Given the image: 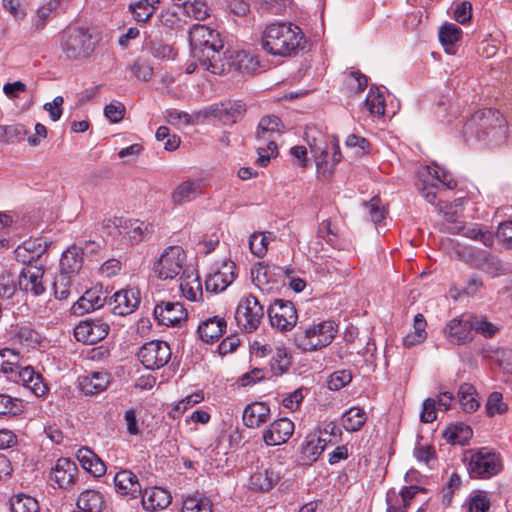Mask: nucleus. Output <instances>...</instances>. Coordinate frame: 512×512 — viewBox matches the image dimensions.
Instances as JSON below:
<instances>
[{"instance_id":"obj_1","label":"nucleus","mask_w":512,"mask_h":512,"mask_svg":"<svg viewBox=\"0 0 512 512\" xmlns=\"http://www.w3.org/2000/svg\"><path fill=\"white\" fill-rule=\"evenodd\" d=\"M192 55L212 74L221 75L228 69L248 71L252 58L244 51L221 52L224 47L220 34L208 26L196 24L189 30Z\"/></svg>"},{"instance_id":"obj_2","label":"nucleus","mask_w":512,"mask_h":512,"mask_svg":"<svg viewBox=\"0 0 512 512\" xmlns=\"http://www.w3.org/2000/svg\"><path fill=\"white\" fill-rule=\"evenodd\" d=\"M305 36L301 28L291 22H275L262 31L261 47L269 55L290 57L304 49Z\"/></svg>"},{"instance_id":"obj_3","label":"nucleus","mask_w":512,"mask_h":512,"mask_svg":"<svg viewBox=\"0 0 512 512\" xmlns=\"http://www.w3.org/2000/svg\"><path fill=\"white\" fill-rule=\"evenodd\" d=\"M284 126L277 116L268 115L260 119L256 130V163L266 167L271 159L278 154L277 140L283 133Z\"/></svg>"},{"instance_id":"obj_4","label":"nucleus","mask_w":512,"mask_h":512,"mask_svg":"<svg viewBox=\"0 0 512 512\" xmlns=\"http://www.w3.org/2000/svg\"><path fill=\"white\" fill-rule=\"evenodd\" d=\"M59 46L68 60L88 58L95 49V42L87 28L68 26L59 34Z\"/></svg>"},{"instance_id":"obj_5","label":"nucleus","mask_w":512,"mask_h":512,"mask_svg":"<svg viewBox=\"0 0 512 512\" xmlns=\"http://www.w3.org/2000/svg\"><path fill=\"white\" fill-rule=\"evenodd\" d=\"M310 151L316 162L317 173L324 178L333 174L334 167L342 159L338 139L331 136L328 140L321 134L319 138L308 140Z\"/></svg>"},{"instance_id":"obj_6","label":"nucleus","mask_w":512,"mask_h":512,"mask_svg":"<svg viewBox=\"0 0 512 512\" xmlns=\"http://www.w3.org/2000/svg\"><path fill=\"white\" fill-rule=\"evenodd\" d=\"M464 460L470 477L475 479H489L503 468L500 455L487 447L467 451Z\"/></svg>"},{"instance_id":"obj_7","label":"nucleus","mask_w":512,"mask_h":512,"mask_svg":"<svg viewBox=\"0 0 512 512\" xmlns=\"http://www.w3.org/2000/svg\"><path fill=\"white\" fill-rule=\"evenodd\" d=\"M336 335L332 321H322L307 327H300L294 335L295 345L303 351H316L328 346Z\"/></svg>"},{"instance_id":"obj_8","label":"nucleus","mask_w":512,"mask_h":512,"mask_svg":"<svg viewBox=\"0 0 512 512\" xmlns=\"http://www.w3.org/2000/svg\"><path fill=\"white\" fill-rule=\"evenodd\" d=\"M456 185L452 175L438 165L426 166L417 183L420 194L431 204H435L440 187L453 189Z\"/></svg>"},{"instance_id":"obj_9","label":"nucleus","mask_w":512,"mask_h":512,"mask_svg":"<svg viewBox=\"0 0 512 512\" xmlns=\"http://www.w3.org/2000/svg\"><path fill=\"white\" fill-rule=\"evenodd\" d=\"M108 233L113 237L121 236L130 244H138L146 240L153 232L152 224L138 219L115 218L106 225Z\"/></svg>"},{"instance_id":"obj_10","label":"nucleus","mask_w":512,"mask_h":512,"mask_svg":"<svg viewBox=\"0 0 512 512\" xmlns=\"http://www.w3.org/2000/svg\"><path fill=\"white\" fill-rule=\"evenodd\" d=\"M186 253L179 245H171L163 250L154 261L153 270L161 280H171L183 273Z\"/></svg>"},{"instance_id":"obj_11","label":"nucleus","mask_w":512,"mask_h":512,"mask_svg":"<svg viewBox=\"0 0 512 512\" xmlns=\"http://www.w3.org/2000/svg\"><path fill=\"white\" fill-rule=\"evenodd\" d=\"M263 316V306L255 296L249 294L240 299L234 318L241 331L252 333L259 327Z\"/></svg>"},{"instance_id":"obj_12","label":"nucleus","mask_w":512,"mask_h":512,"mask_svg":"<svg viewBox=\"0 0 512 512\" xmlns=\"http://www.w3.org/2000/svg\"><path fill=\"white\" fill-rule=\"evenodd\" d=\"M171 354V348L167 342L152 340L139 348L137 356L146 369L156 370L169 362Z\"/></svg>"},{"instance_id":"obj_13","label":"nucleus","mask_w":512,"mask_h":512,"mask_svg":"<svg viewBox=\"0 0 512 512\" xmlns=\"http://www.w3.org/2000/svg\"><path fill=\"white\" fill-rule=\"evenodd\" d=\"M270 324L273 328L286 332L292 330L297 324L298 315L293 303L278 299L268 308Z\"/></svg>"},{"instance_id":"obj_14","label":"nucleus","mask_w":512,"mask_h":512,"mask_svg":"<svg viewBox=\"0 0 512 512\" xmlns=\"http://www.w3.org/2000/svg\"><path fill=\"white\" fill-rule=\"evenodd\" d=\"M472 314L464 313L447 322L443 329L445 338L454 345H464L473 340Z\"/></svg>"},{"instance_id":"obj_15","label":"nucleus","mask_w":512,"mask_h":512,"mask_svg":"<svg viewBox=\"0 0 512 512\" xmlns=\"http://www.w3.org/2000/svg\"><path fill=\"white\" fill-rule=\"evenodd\" d=\"M78 467L69 458H59L51 468L48 480L53 487L67 489L77 480Z\"/></svg>"},{"instance_id":"obj_16","label":"nucleus","mask_w":512,"mask_h":512,"mask_svg":"<svg viewBox=\"0 0 512 512\" xmlns=\"http://www.w3.org/2000/svg\"><path fill=\"white\" fill-rule=\"evenodd\" d=\"M454 253L460 260L486 272H489L491 268L497 270L500 266L499 260L485 251L457 244L454 248Z\"/></svg>"},{"instance_id":"obj_17","label":"nucleus","mask_w":512,"mask_h":512,"mask_svg":"<svg viewBox=\"0 0 512 512\" xmlns=\"http://www.w3.org/2000/svg\"><path fill=\"white\" fill-rule=\"evenodd\" d=\"M108 304L113 314L127 316L139 306L140 292L136 288L121 289L114 293Z\"/></svg>"},{"instance_id":"obj_18","label":"nucleus","mask_w":512,"mask_h":512,"mask_svg":"<svg viewBox=\"0 0 512 512\" xmlns=\"http://www.w3.org/2000/svg\"><path fill=\"white\" fill-rule=\"evenodd\" d=\"M109 332V325L102 320L81 321L74 329L77 341L92 345L103 340Z\"/></svg>"},{"instance_id":"obj_19","label":"nucleus","mask_w":512,"mask_h":512,"mask_svg":"<svg viewBox=\"0 0 512 512\" xmlns=\"http://www.w3.org/2000/svg\"><path fill=\"white\" fill-rule=\"evenodd\" d=\"M154 317L159 324L176 326L186 320L187 311L179 302H161L154 308Z\"/></svg>"},{"instance_id":"obj_20","label":"nucleus","mask_w":512,"mask_h":512,"mask_svg":"<svg viewBox=\"0 0 512 512\" xmlns=\"http://www.w3.org/2000/svg\"><path fill=\"white\" fill-rule=\"evenodd\" d=\"M293 432L294 423L288 418H280L263 431L262 438L267 446H277L286 443Z\"/></svg>"},{"instance_id":"obj_21","label":"nucleus","mask_w":512,"mask_h":512,"mask_svg":"<svg viewBox=\"0 0 512 512\" xmlns=\"http://www.w3.org/2000/svg\"><path fill=\"white\" fill-rule=\"evenodd\" d=\"M236 279V265L232 261H225L211 273L206 281V289L211 292H222Z\"/></svg>"},{"instance_id":"obj_22","label":"nucleus","mask_w":512,"mask_h":512,"mask_svg":"<svg viewBox=\"0 0 512 512\" xmlns=\"http://www.w3.org/2000/svg\"><path fill=\"white\" fill-rule=\"evenodd\" d=\"M113 480L116 492L127 499H135L142 494L137 475L128 469L118 471Z\"/></svg>"},{"instance_id":"obj_23","label":"nucleus","mask_w":512,"mask_h":512,"mask_svg":"<svg viewBox=\"0 0 512 512\" xmlns=\"http://www.w3.org/2000/svg\"><path fill=\"white\" fill-rule=\"evenodd\" d=\"M44 270L37 266H28L24 268L18 278L19 288L34 296H38L45 291L43 284Z\"/></svg>"},{"instance_id":"obj_24","label":"nucleus","mask_w":512,"mask_h":512,"mask_svg":"<svg viewBox=\"0 0 512 512\" xmlns=\"http://www.w3.org/2000/svg\"><path fill=\"white\" fill-rule=\"evenodd\" d=\"M11 379L16 383L22 384L23 387L31 390L38 397L44 395L47 390L41 374L36 372L31 366H20L15 374L11 376Z\"/></svg>"},{"instance_id":"obj_25","label":"nucleus","mask_w":512,"mask_h":512,"mask_svg":"<svg viewBox=\"0 0 512 512\" xmlns=\"http://www.w3.org/2000/svg\"><path fill=\"white\" fill-rule=\"evenodd\" d=\"M203 179H189L181 182L171 193L173 203L182 205L193 201L203 193Z\"/></svg>"},{"instance_id":"obj_26","label":"nucleus","mask_w":512,"mask_h":512,"mask_svg":"<svg viewBox=\"0 0 512 512\" xmlns=\"http://www.w3.org/2000/svg\"><path fill=\"white\" fill-rule=\"evenodd\" d=\"M279 479L280 471L277 467H261L250 476L249 486L255 491H268L278 483Z\"/></svg>"},{"instance_id":"obj_27","label":"nucleus","mask_w":512,"mask_h":512,"mask_svg":"<svg viewBox=\"0 0 512 512\" xmlns=\"http://www.w3.org/2000/svg\"><path fill=\"white\" fill-rule=\"evenodd\" d=\"M327 445V439L317 433L309 434L300 447V461L302 464L315 462Z\"/></svg>"},{"instance_id":"obj_28","label":"nucleus","mask_w":512,"mask_h":512,"mask_svg":"<svg viewBox=\"0 0 512 512\" xmlns=\"http://www.w3.org/2000/svg\"><path fill=\"white\" fill-rule=\"evenodd\" d=\"M143 508L150 512L165 509L171 503L170 493L159 487L142 489Z\"/></svg>"},{"instance_id":"obj_29","label":"nucleus","mask_w":512,"mask_h":512,"mask_svg":"<svg viewBox=\"0 0 512 512\" xmlns=\"http://www.w3.org/2000/svg\"><path fill=\"white\" fill-rule=\"evenodd\" d=\"M271 416L270 407L265 402H253L243 411V423L248 428H258L268 422Z\"/></svg>"},{"instance_id":"obj_30","label":"nucleus","mask_w":512,"mask_h":512,"mask_svg":"<svg viewBox=\"0 0 512 512\" xmlns=\"http://www.w3.org/2000/svg\"><path fill=\"white\" fill-rule=\"evenodd\" d=\"M423 491V488L412 485L403 487L399 496L395 492H389L387 494V512H406L407 507L415 496Z\"/></svg>"},{"instance_id":"obj_31","label":"nucleus","mask_w":512,"mask_h":512,"mask_svg":"<svg viewBox=\"0 0 512 512\" xmlns=\"http://www.w3.org/2000/svg\"><path fill=\"white\" fill-rule=\"evenodd\" d=\"M109 384V375L105 372H91L78 379L81 391L86 395H95L104 391Z\"/></svg>"},{"instance_id":"obj_32","label":"nucleus","mask_w":512,"mask_h":512,"mask_svg":"<svg viewBox=\"0 0 512 512\" xmlns=\"http://www.w3.org/2000/svg\"><path fill=\"white\" fill-rule=\"evenodd\" d=\"M83 265L82 249L73 245L65 250L60 259V274L75 276Z\"/></svg>"},{"instance_id":"obj_33","label":"nucleus","mask_w":512,"mask_h":512,"mask_svg":"<svg viewBox=\"0 0 512 512\" xmlns=\"http://www.w3.org/2000/svg\"><path fill=\"white\" fill-rule=\"evenodd\" d=\"M76 458L83 469L95 477H100L106 472L104 462L88 447H81L76 452Z\"/></svg>"},{"instance_id":"obj_34","label":"nucleus","mask_w":512,"mask_h":512,"mask_svg":"<svg viewBox=\"0 0 512 512\" xmlns=\"http://www.w3.org/2000/svg\"><path fill=\"white\" fill-rule=\"evenodd\" d=\"M451 233L462 234L463 236L483 243L486 247L494 244V235L485 226L471 224L469 226H455L450 229Z\"/></svg>"},{"instance_id":"obj_35","label":"nucleus","mask_w":512,"mask_h":512,"mask_svg":"<svg viewBox=\"0 0 512 512\" xmlns=\"http://www.w3.org/2000/svg\"><path fill=\"white\" fill-rule=\"evenodd\" d=\"M179 287L182 295L190 301L196 302L202 298V286L193 270L183 271Z\"/></svg>"},{"instance_id":"obj_36","label":"nucleus","mask_w":512,"mask_h":512,"mask_svg":"<svg viewBox=\"0 0 512 512\" xmlns=\"http://www.w3.org/2000/svg\"><path fill=\"white\" fill-rule=\"evenodd\" d=\"M226 328V322L219 317H211L203 321L198 327L200 338L209 343L218 339Z\"/></svg>"},{"instance_id":"obj_37","label":"nucleus","mask_w":512,"mask_h":512,"mask_svg":"<svg viewBox=\"0 0 512 512\" xmlns=\"http://www.w3.org/2000/svg\"><path fill=\"white\" fill-rule=\"evenodd\" d=\"M103 505L102 494L94 489L83 491L77 499V507L84 512H101Z\"/></svg>"},{"instance_id":"obj_38","label":"nucleus","mask_w":512,"mask_h":512,"mask_svg":"<svg viewBox=\"0 0 512 512\" xmlns=\"http://www.w3.org/2000/svg\"><path fill=\"white\" fill-rule=\"evenodd\" d=\"M367 418V414L362 408L353 406L343 413L341 424L346 431L356 432L364 426Z\"/></svg>"},{"instance_id":"obj_39","label":"nucleus","mask_w":512,"mask_h":512,"mask_svg":"<svg viewBox=\"0 0 512 512\" xmlns=\"http://www.w3.org/2000/svg\"><path fill=\"white\" fill-rule=\"evenodd\" d=\"M458 401L467 413L476 411L480 407V401L477 398L476 388L470 383H463L458 390Z\"/></svg>"},{"instance_id":"obj_40","label":"nucleus","mask_w":512,"mask_h":512,"mask_svg":"<svg viewBox=\"0 0 512 512\" xmlns=\"http://www.w3.org/2000/svg\"><path fill=\"white\" fill-rule=\"evenodd\" d=\"M181 512H213V503L203 494H193L184 498Z\"/></svg>"},{"instance_id":"obj_41","label":"nucleus","mask_w":512,"mask_h":512,"mask_svg":"<svg viewBox=\"0 0 512 512\" xmlns=\"http://www.w3.org/2000/svg\"><path fill=\"white\" fill-rule=\"evenodd\" d=\"M159 0H139L129 5V11L138 23L147 22L153 15Z\"/></svg>"},{"instance_id":"obj_42","label":"nucleus","mask_w":512,"mask_h":512,"mask_svg":"<svg viewBox=\"0 0 512 512\" xmlns=\"http://www.w3.org/2000/svg\"><path fill=\"white\" fill-rule=\"evenodd\" d=\"M439 41L448 53H452L453 45L462 37V30L454 23H444L440 26Z\"/></svg>"},{"instance_id":"obj_43","label":"nucleus","mask_w":512,"mask_h":512,"mask_svg":"<svg viewBox=\"0 0 512 512\" xmlns=\"http://www.w3.org/2000/svg\"><path fill=\"white\" fill-rule=\"evenodd\" d=\"M223 123L234 124L240 121L246 113V105L240 101L223 102Z\"/></svg>"},{"instance_id":"obj_44","label":"nucleus","mask_w":512,"mask_h":512,"mask_svg":"<svg viewBox=\"0 0 512 512\" xmlns=\"http://www.w3.org/2000/svg\"><path fill=\"white\" fill-rule=\"evenodd\" d=\"M55 297L59 300H66L70 295L78 296V291L72 287V277L66 274L56 276L53 283Z\"/></svg>"},{"instance_id":"obj_45","label":"nucleus","mask_w":512,"mask_h":512,"mask_svg":"<svg viewBox=\"0 0 512 512\" xmlns=\"http://www.w3.org/2000/svg\"><path fill=\"white\" fill-rule=\"evenodd\" d=\"M472 429L464 424L450 426L445 432L446 440L451 444L465 445L472 437Z\"/></svg>"},{"instance_id":"obj_46","label":"nucleus","mask_w":512,"mask_h":512,"mask_svg":"<svg viewBox=\"0 0 512 512\" xmlns=\"http://www.w3.org/2000/svg\"><path fill=\"white\" fill-rule=\"evenodd\" d=\"M365 106L371 115L380 117L385 113V98L378 88L371 87L365 100Z\"/></svg>"},{"instance_id":"obj_47","label":"nucleus","mask_w":512,"mask_h":512,"mask_svg":"<svg viewBox=\"0 0 512 512\" xmlns=\"http://www.w3.org/2000/svg\"><path fill=\"white\" fill-rule=\"evenodd\" d=\"M20 366V356L18 352L9 348L0 350V371L14 375Z\"/></svg>"},{"instance_id":"obj_48","label":"nucleus","mask_w":512,"mask_h":512,"mask_svg":"<svg viewBox=\"0 0 512 512\" xmlns=\"http://www.w3.org/2000/svg\"><path fill=\"white\" fill-rule=\"evenodd\" d=\"M273 239L274 236L271 232L252 234L249 238V247L252 254L259 258L263 257L268 250V244Z\"/></svg>"},{"instance_id":"obj_49","label":"nucleus","mask_w":512,"mask_h":512,"mask_svg":"<svg viewBox=\"0 0 512 512\" xmlns=\"http://www.w3.org/2000/svg\"><path fill=\"white\" fill-rule=\"evenodd\" d=\"M290 355L286 348L278 347L276 348L273 356L271 358L270 366L274 375H282L285 373L290 366Z\"/></svg>"},{"instance_id":"obj_50","label":"nucleus","mask_w":512,"mask_h":512,"mask_svg":"<svg viewBox=\"0 0 512 512\" xmlns=\"http://www.w3.org/2000/svg\"><path fill=\"white\" fill-rule=\"evenodd\" d=\"M59 6V1L58 0H51L49 2H47L46 4H44L43 6H41L37 11H36V14L34 15L33 19H32V27L36 30V31H40L42 30L48 19L50 18V15L52 14L53 11H55Z\"/></svg>"},{"instance_id":"obj_51","label":"nucleus","mask_w":512,"mask_h":512,"mask_svg":"<svg viewBox=\"0 0 512 512\" xmlns=\"http://www.w3.org/2000/svg\"><path fill=\"white\" fill-rule=\"evenodd\" d=\"M28 134V130L22 124L0 125V143L8 144L20 140Z\"/></svg>"},{"instance_id":"obj_52","label":"nucleus","mask_w":512,"mask_h":512,"mask_svg":"<svg viewBox=\"0 0 512 512\" xmlns=\"http://www.w3.org/2000/svg\"><path fill=\"white\" fill-rule=\"evenodd\" d=\"M146 49L153 57L160 60H171L176 56L174 48L160 40H150L146 44Z\"/></svg>"},{"instance_id":"obj_53","label":"nucleus","mask_w":512,"mask_h":512,"mask_svg":"<svg viewBox=\"0 0 512 512\" xmlns=\"http://www.w3.org/2000/svg\"><path fill=\"white\" fill-rule=\"evenodd\" d=\"M165 119L169 124L174 126L193 125L198 122V116L196 113L189 114L177 109L166 110Z\"/></svg>"},{"instance_id":"obj_54","label":"nucleus","mask_w":512,"mask_h":512,"mask_svg":"<svg viewBox=\"0 0 512 512\" xmlns=\"http://www.w3.org/2000/svg\"><path fill=\"white\" fill-rule=\"evenodd\" d=\"M11 512H39V505L31 496L17 495L11 499Z\"/></svg>"},{"instance_id":"obj_55","label":"nucleus","mask_w":512,"mask_h":512,"mask_svg":"<svg viewBox=\"0 0 512 512\" xmlns=\"http://www.w3.org/2000/svg\"><path fill=\"white\" fill-rule=\"evenodd\" d=\"M497 124L492 126L488 131L483 132V140H487L492 146L501 145L506 140L507 129L503 124V120L496 118Z\"/></svg>"},{"instance_id":"obj_56","label":"nucleus","mask_w":512,"mask_h":512,"mask_svg":"<svg viewBox=\"0 0 512 512\" xmlns=\"http://www.w3.org/2000/svg\"><path fill=\"white\" fill-rule=\"evenodd\" d=\"M15 342L26 349L35 348L40 343L39 334L28 326L19 328L15 335Z\"/></svg>"},{"instance_id":"obj_57","label":"nucleus","mask_w":512,"mask_h":512,"mask_svg":"<svg viewBox=\"0 0 512 512\" xmlns=\"http://www.w3.org/2000/svg\"><path fill=\"white\" fill-rule=\"evenodd\" d=\"M204 400V395L202 392H196L191 395L186 396L184 399L180 400L173 409L169 412V416L173 419L180 417L188 408L192 407L195 404H198Z\"/></svg>"},{"instance_id":"obj_58","label":"nucleus","mask_w":512,"mask_h":512,"mask_svg":"<svg viewBox=\"0 0 512 512\" xmlns=\"http://www.w3.org/2000/svg\"><path fill=\"white\" fill-rule=\"evenodd\" d=\"M187 16L196 20H204L209 16V8L202 0H190L184 5Z\"/></svg>"},{"instance_id":"obj_59","label":"nucleus","mask_w":512,"mask_h":512,"mask_svg":"<svg viewBox=\"0 0 512 512\" xmlns=\"http://www.w3.org/2000/svg\"><path fill=\"white\" fill-rule=\"evenodd\" d=\"M23 410V402L18 398L0 394V414L17 415Z\"/></svg>"},{"instance_id":"obj_60","label":"nucleus","mask_w":512,"mask_h":512,"mask_svg":"<svg viewBox=\"0 0 512 512\" xmlns=\"http://www.w3.org/2000/svg\"><path fill=\"white\" fill-rule=\"evenodd\" d=\"M101 306L99 298L94 302L92 300V294L90 292H86L85 295L78 298V300L73 304L72 310L75 314H85L90 311H94L95 309Z\"/></svg>"},{"instance_id":"obj_61","label":"nucleus","mask_w":512,"mask_h":512,"mask_svg":"<svg viewBox=\"0 0 512 512\" xmlns=\"http://www.w3.org/2000/svg\"><path fill=\"white\" fill-rule=\"evenodd\" d=\"M485 408L489 417L503 414L508 409L507 405L503 402L502 394L499 392H493L489 395Z\"/></svg>"},{"instance_id":"obj_62","label":"nucleus","mask_w":512,"mask_h":512,"mask_svg":"<svg viewBox=\"0 0 512 512\" xmlns=\"http://www.w3.org/2000/svg\"><path fill=\"white\" fill-rule=\"evenodd\" d=\"M471 322L472 331L480 333L484 337H493L498 331V328L494 324L487 321V319L482 316H476L472 314Z\"/></svg>"},{"instance_id":"obj_63","label":"nucleus","mask_w":512,"mask_h":512,"mask_svg":"<svg viewBox=\"0 0 512 512\" xmlns=\"http://www.w3.org/2000/svg\"><path fill=\"white\" fill-rule=\"evenodd\" d=\"M469 512H487L490 499L486 492L478 491L469 498Z\"/></svg>"},{"instance_id":"obj_64","label":"nucleus","mask_w":512,"mask_h":512,"mask_svg":"<svg viewBox=\"0 0 512 512\" xmlns=\"http://www.w3.org/2000/svg\"><path fill=\"white\" fill-rule=\"evenodd\" d=\"M367 85V77L359 72H351L346 78V86L351 93L359 94Z\"/></svg>"}]
</instances>
